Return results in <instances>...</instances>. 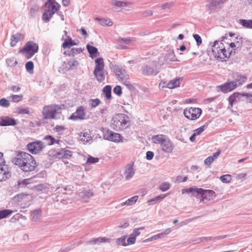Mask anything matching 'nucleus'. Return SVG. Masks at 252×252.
Returning <instances> with one entry per match:
<instances>
[{
	"mask_svg": "<svg viewBox=\"0 0 252 252\" xmlns=\"http://www.w3.org/2000/svg\"><path fill=\"white\" fill-rule=\"evenodd\" d=\"M17 157L13 159L12 162L24 172L32 171L37 166L34 158L28 153L18 151Z\"/></svg>",
	"mask_w": 252,
	"mask_h": 252,
	"instance_id": "f257e3e1",
	"label": "nucleus"
},
{
	"mask_svg": "<svg viewBox=\"0 0 252 252\" xmlns=\"http://www.w3.org/2000/svg\"><path fill=\"white\" fill-rule=\"evenodd\" d=\"M222 40L220 41L216 40L212 46V51L215 58L221 60L228 58L232 53V50H230L228 47L227 50Z\"/></svg>",
	"mask_w": 252,
	"mask_h": 252,
	"instance_id": "f03ea898",
	"label": "nucleus"
},
{
	"mask_svg": "<svg viewBox=\"0 0 252 252\" xmlns=\"http://www.w3.org/2000/svg\"><path fill=\"white\" fill-rule=\"evenodd\" d=\"M130 124L129 117L122 113L115 114L112 118L111 127L116 131L124 130L128 127Z\"/></svg>",
	"mask_w": 252,
	"mask_h": 252,
	"instance_id": "7ed1b4c3",
	"label": "nucleus"
},
{
	"mask_svg": "<svg viewBox=\"0 0 252 252\" xmlns=\"http://www.w3.org/2000/svg\"><path fill=\"white\" fill-rule=\"evenodd\" d=\"M221 38L222 41L224 42H225V40H230V42H227L226 44L229 49L231 48L232 51H234V53L236 49L240 50L243 42V38L235 33H226L225 36H222Z\"/></svg>",
	"mask_w": 252,
	"mask_h": 252,
	"instance_id": "20e7f679",
	"label": "nucleus"
},
{
	"mask_svg": "<svg viewBox=\"0 0 252 252\" xmlns=\"http://www.w3.org/2000/svg\"><path fill=\"white\" fill-rule=\"evenodd\" d=\"M60 7V4L57 2L52 0H47L45 3L44 12L42 16V20L45 23L49 22Z\"/></svg>",
	"mask_w": 252,
	"mask_h": 252,
	"instance_id": "39448f33",
	"label": "nucleus"
},
{
	"mask_svg": "<svg viewBox=\"0 0 252 252\" xmlns=\"http://www.w3.org/2000/svg\"><path fill=\"white\" fill-rule=\"evenodd\" d=\"M62 109L61 106L56 104L45 106L42 110V115L44 119H55L58 110Z\"/></svg>",
	"mask_w": 252,
	"mask_h": 252,
	"instance_id": "423d86ee",
	"label": "nucleus"
},
{
	"mask_svg": "<svg viewBox=\"0 0 252 252\" xmlns=\"http://www.w3.org/2000/svg\"><path fill=\"white\" fill-rule=\"evenodd\" d=\"M236 80L235 81H227L225 83L219 85L217 87L219 89L218 91H220L224 94H226L235 89L238 86L242 84L244 80Z\"/></svg>",
	"mask_w": 252,
	"mask_h": 252,
	"instance_id": "0eeeda50",
	"label": "nucleus"
},
{
	"mask_svg": "<svg viewBox=\"0 0 252 252\" xmlns=\"http://www.w3.org/2000/svg\"><path fill=\"white\" fill-rule=\"evenodd\" d=\"M45 146L44 143L40 140H36L28 143L26 145V149L32 154H38L41 153Z\"/></svg>",
	"mask_w": 252,
	"mask_h": 252,
	"instance_id": "6e6552de",
	"label": "nucleus"
},
{
	"mask_svg": "<svg viewBox=\"0 0 252 252\" xmlns=\"http://www.w3.org/2000/svg\"><path fill=\"white\" fill-rule=\"evenodd\" d=\"M38 50V44L32 41H29L25 44L20 52H25L26 53V58L29 59L37 53Z\"/></svg>",
	"mask_w": 252,
	"mask_h": 252,
	"instance_id": "1a4fd4ad",
	"label": "nucleus"
},
{
	"mask_svg": "<svg viewBox=\"0 0 252 252\" xmlns=\"http://www.w3.org/2000/svg\"><path fill=\"white\" fill-rule=\"evenodd\" d=\"M95 67L94 71V74L97 79H104V62L102 58H98L95 60Z\"/></svg>",
	"mask_w": 252,
	"mask_h": 252,
	"instance_id": "9d476101",
	"label": "nucleus"
},
{
	"mask_svg": "<svg viewBox=\"0 0 252 252\" xmlns=\"http://www.w3.org/2000/svg\"><path fill=\"white\" fill-rule=\"evenodd\" d=\"M202 113V110L199 108L190 107L189 109H185L184 115L186 118L191 120L198 119Z\"/></svg>",
	"mask_w": 252,
	"mask_h": 252,
	"instance_id": "9b49d317",
	"label": "nucleus"
},
{
	"mask_svg": "<svg viewBox=\"0 0 252 252\" xmlns=\"http://www.w3.org/2000/svg\"><path fill=\"white\" fill-rule=\"evenodd\" d=\"M226 1L227 0H207L209 3L206 5V7L210 13L215 12L220 10Z\"/></svg>",
	"mask_w": 252,
	"mask_h": 252,
	"instance_id": "f8f14e48",
	"label": "nucleus"
},
{
	"mask_svg": "<svg viewBox=\"0 0 252 252\" xmlns=\"http://www.w3.org/2000/svg\"><path fill=\"white\" fill-rule=\"evenodd\" d=\"M104 139L114 142H120L122 140L123 136L119 133H115L107 129L103 131Z\"/></svg>",
	"mask_w": 252,
	"mask_h": 252,
	"instance_id": "ddd939ff",
	"label": "nucleus"
},
{
	"mask_svg": "<svg viewBox=\"0 0 252 252\" xmlns=\"http://www.w3.org/2000/svg\"><path fill=\"white\" fill-rule=\"evenodd\" d=\"M182 192L183 194L190 193L192 196L195 197L197 198L200 199L202 201V195L203 192V189L198 188L196 187H192L188 189H182Z\"/></svg>",
	"mask_w": 252,
	"mask_h": 252,
	"instance_id": "4468645a",
	"label": "nucleus"
},
{
	"mask_svg": "<svg viewBox=\"0 0 252 252\" xmlns=\"http://www.w3.org/2000/svg\"><path fill=\"white\" fill-rule=\"evenodd\" d=\"M111 69L118 79H128L129 77L127 72L122 66L117 64L112 65Z\"/></svg>",
	"mask_w": 252,
	"mask_h": 252,
	"instance_id": "2eb2a0df",
	"label": "nucleus"
},
{
	"mask_svg": "<svg viewBox=\"0 0 252 252\" xmlns=\"http://www.w3.org/2000/svg\"><path fill=\"white\" fill-rule=\"evenodd\" d=\"M86 117L85 108L81 106L78 107L76 111L72 114L69 119L73 121L78 120H83L86 119Z\"/></svg>",
	"mask_w": 252,
	"mask_h": 252,
	"instance_id": "dca6fc26",
	"label": "nucleus"
},
{
	"mask_svg": "<svg viewBox=\"0 0 252 252\" xmlns=\"http://www.w3.org/2000/svg\"><path fill=\"white\" fill-rule=\"evenodd\" d=\"M180 84V80H171L167 83L163 80L160 82L159 84V88H163L166 87L168 89H172L179 87Z\"/></svg>",
	"mask_w": 252,
	"mask_h": 252,
	"instance_id": "f3484780",
	"label": "nucleus"
},
{
	"mask_svg": "<svg viewBox=\"0 0 252 252\" xmlns=\"http://www.w3.org/2000/svg\"><path fill=\"white\" fill-rule=\"evenodd\" d=\"M11 177V173L4 163L0 164V182L5 181Z\"/></svg>",
	"mask_w": 252,
	"mask_h": 252,
	"instance_id": "a211bd4d",
	"label": "nucleus"
},
{
	"mask_svg": "<svg viewBox=\"0 0 252 252\" xmlns=\"http://www.w3.org/2000/svg\"><path fill=\"white\" fill-rule=\"evenodd\" d=\"M17 124L16 120L8 116L0 117V126H14Z\"/></svg>",
	"mask_w": 252,
	"mask_h": 252,
	"instance_id": "6ab92c4d",
	"label": "nucleus"
},
{
	"mask_svg": "<svg viewBox=\"0 0 252 252\" xmlns=\"http://www.w3.org/2000/svg\"><path fill=\"white\" fill-rule=\"evenodd\" d=\"M162 150L166 153L172 152L174 146L172 142L169 139H166L161 145Z\"/></svg>",
	"mask_w": 252,
	"mask_h": 252,
	"instance_id": "aec40b11",
	"label": "nucleus"
},
{
	"mask_svg": "<svg viewBox=\"0 0 252 252\" xmlns=\"http://www.w3.org/2000/svg\"><path fill=\"white\" fill-rule=\"evenodd\" d=\"M79 197L85 202H88L89 199L94 195L92 190L84 189L79 193Z\"/></svg>",
	"mask_w": 252,
	"mask_h": 252,
	"instance_id": "412c9836",
	"label": "nucleus"
},
{
	"mask_svg": "<svg viewBox=\"0 0 252 252\" xmlns=\"http://www.w3.org/2000/svg\"><path fill=\"white\" fill-rule=\"evenodd\" d=\"M134 162L127 164L125 167L124 174L126 175L125 178L128 180L132 178L135 174V171L133 169Z\"/></svg>",
	"mask_w": 252,
	"mask_h": 252,
	"instance_id": "4be33fe9",
	"label": "nucleus"
},
{
	"mask_svg": "<svg viewBox=\"0 0 252 252\" xmlns=\"http://www.w3.org/2000/svg\"><path fill=\"white\" fill-rule=\"evenodd\" d=\"M238 99L239 101H244V99H241V93L235 92L230 95L228 98L229 102V107H232L233 104L236 102V99Z\"/></svg>",
	"mask_w": 252,
	"mask_h": 252,
	"instance_id": "5701e85b",
	"label": "nucleus"
},
{
	"mask_svg": "<svg viewBox=\"0 0 252 252\" xmlns=\"http://www.w3.org/2000/svg\"><path fill=\"white\" fill-rule=\"evenodd\" d=\"M142 72L144 75H150L156 74L158 71L157 67L155 68L150 65H144L142 67Z\"/></svg>",
	"mask_w": 252,
	"mask_h": 252,
	"instance_id": "b1692460",
	"label": "nucleus"
},
{
	"mask_svg": "<svg viewBox=\"0 0 252 252\" xmlns=\"http://www.w3.org/2000/svg\"><path fill=\"white\" fill-rule=\"evenodd\" d=\"M216 196V193L214 190L203 189L202 201L204 202L205 200L207 201L212 200Z\"/></svg>",
	"mask_w": 252,
	"mask_h": 252,
	"instance_id": "393cba45",
	"label": "nucleus"
},
{
	"mask_svg": "<svg viewBox=\"0 0 252 252\" xmlns=\"http://www.w3.org/2000/svg\"><path fill=\"white\" fill-rule=\"evenodd\" d=\"M94 43L93 42H90L86 45V48L90 54V57L92 59L95 58L97 56V54L98 53L97 49L96 47L93 46L92 45Z\"/></svg>",
	"mask_w": 252,
	"mask_h": 252,
	"instance_id": "a878e982",
	"label": "nucleus"
},
{
	"mask_svg": "<svg viewBox=\"0 0 252 252\" xmlns=\"http://www.w3.org/2000/svg\"><path fill=\"white\" fill-rule=\"evenodd\" d=\"M162 59H164V61H165L164 63H168L170 62H174L177 60L173 51H170L165 55L160 56V60Z\"/></svg>",
	"mask_w": 252,
	"mask_h": 252,
	"instance_id": "bb28decb",
	"label": "nucleus"
},
{
	"mask_svg": "<svg viewBox=\"0 0 252 252\" xmlns=\"http://www.w3.org/2000/svg\"><path fill=\"white\" fill-rule=\"evenodd\" d=\"M84 50L82 48H72L64 52L63 54L68 56L74 57L76 55L80 54Z\"/></svg>",
	"mask_w": 252,
	"mask_h": 252,
	"instance_id": "cd10ccee",
	"label": "nucleus"
},
{
	"mask_svg": "<svg viewBox=\"0 0 252 252\" xmlns=\"http://www.w3.org/2000/svg\"><path fill=\"white\" fill-rule=\"evenodd\" d=\"M171 231H172V230L171 228H168L160 233L155 235L149 238H148V239L145 240L144 241V242H150V241H153V240H156L157 239L163 237L165 235H166L168 234L169 233H170Z\"/></svg>",
	"mask_w": 252,
	"mask_h": 252,
	"instance_id": "c85d7f7f",
	"label": "nucleus"
},
{
	"mask_svg": "<svg viewBox=\"0 0 252 252\" xmlns=\"http://www.w3.org/2000/svg\"><path fill=\"white\" fill-rule=\"evenodd\" d=\"M24 38V35L23 34L17 33L16 34L12 35L10 38L11 46L14 47L18 42L23 39Z\"/></svg>",
	"mask_w": 252,
	"mask_h": 252,
	"instance_id": "c756f323",
	"label": "nucleus"
},
{
	"mask_svg": "<svg viewBox=\"0 0 252 252\" xmlns=\"http://www.w3.org/2000/svg\"><path fill=\"white\" fill-rule=\"evenodd\" d=\"M168 194H161L153 198L149 199L148 201L149 205H154L158 202H160L162 199L167 196Z\"/></svg>",
	"mask_w": 252,
	"mask_h": 252,
	"instance_id": "7c9ffc66",
	"label": "nucleus"
},
{
	"mask_svg": "<svg viewBox=\"0 0 252 252\" xmlns=\"http://www.w3.org/2000/svg\"><path fill=\"white\" fill-rule=\"evenodd\" d=\"M111 90L112 88L110 85H106L102 89L103 94L107 99H110L112 98Z\"/></svg>",
	"mask_w": 252,
	"mask_h": 252,
	"instance_id": "2f4dec72",
	"label": "nucleus"
},
{
	"mask_svg": "<svg viewBox=\"0 0 252 252\" xmlns=\"http://www.w3.org/2000/svg\"><path fill=\"white\" fill-rule=\"evenodd\" d=\"M110 4L112 5L116 6L119 7H125L131 4L130 2H125L118 0H112Z\"/></svg>",
	"mask_w": 252,
	"mask_h": 252,
	"instance_id": "473e14b6",
	"label": "nucleus"
},
{
	"mask_svg": "<svg viewBox=\"0 0 252 252\" xmlns=\"http://www.w3.org/2000/svg\"><path fill=\"white\" fill-rule=\"evenodd\" d=\"M165 136V135L162 134L154 135L152 137V140L154 143L159 144L161 146L166 139L164 138Z\"/></svg>",
	"mask_w": 252,
	"mask_h": 252,
	"instance_id": "72a5a7b5",
	"label": "nucleus"
},
{
	"mask_svg": "<svg viewBox=\"0 0 252 252\" xmlns=\"http://www.w3.org/2000/svg\"><path fill=\"white\" fill-rule=\"evenodd\" d=\"M95 20L99 21L100 24L103 26H107L108 27H111L113 25V22L109 19H104L96 17Z\"/></svg>",
	"mask_w": 252,
	"mask_h": 252,
	"instance_id": "f704fd0d",
	"label": "nucleus"
},
{
	"mask_svg": "<svg viewBox=\"0 0 252 252\" xmlns=\"http://www.w3.org/2000/svg\"><path fill=\"white\" fill-rule=\"evenodd\" d=\"M30 179H25L22 181H18L17 185H15V187L17 189H19L21 188H25L30 183Z\"/></svg>",
	"mask_w": 252,
	"mask_h": 252,
	"instance_id": "c9c22d12",
	"label": "nucleus"
},
{
	"mask_svg": "<svg viewBox=\"0 0 252 252\" xmlns=\"http://www.w3.org/2000/svg\"><path fill=\"white\" fill-rule=\"evenodd\" d=\"M43 140L46 142L47 144L48 145H53L55 143H57L59 142V140H56L54 137H53L51 135H46L45 136Z\"/></svg>",
	"mask_w": 252,
	"mask_h": 252,
	"instance_id": "e433bc0d",
	"label": "nucleus"
},
{
	"mask_svg": "<svg viewBox=\"0 0 252 252\" xmlns=\"http://www.w3.org/2000/svg\"><path fill=\"white\" fill-rule=\"evenodd\" d=\"M76 43L73 41L71 37H69L68 40H66L62 44V47L64 49L70 48L71 46L76 45Z\"/></svg>",
	"mask_w": 252,
	"mask_h": 252,
	"instance_id": "4c0bfd02",
	"label": "nucleus"
},
{
	"mask_svg": "<svg viewBox=\"0 0 252 252\" xmlns=\"http://www.w3.org/2000/svg\"><path fill=\"white\" fill-rule=\"evenodd\" d=\"M41 211L39 209L32 211L31 212V215L32 216V220L36 221L39 220L41 216Z\"/></svg>",
	"mask_w": 252,
	"mask_h": 252,
	"instance_id": "58836bf2",
	"label": "nucleus"
},
{
	"mask_svg": "<svg viewBox=\"0 0 252 252\" xmlns=\"http://www.w3.org/2000/svg\"><path fill=\"white\" fill-rule=\"evenodd\" d=\"M241 99H244L247 102L252 103V94L247 93H241Z\"/></svg>",
	"mask_w": 252,
	"mask_h": 252,
	"instance_id": "ea45409f",
	"label": "nucleus"
},
{
	"mask_svg": "<svg viewBox=\"0 0 252 252\" xmlns=\"http://www.w3.org/2000/svg\"><path fill=\"white\" fill-rule=\"evenodd\" d=\"M80 136L81 137V140L83 142H88L92 140V137L88 132H81Z\"/></svg>",
	"mask_w": 252,
	"mask_h": 252,
	"instance_id": "a19ab883",
	"label": "nucleus"
},
{
	"mask_svg": "<svg viewBox=\"0 0 252 252\" xmlns=\"http://www.w3.org/2000/svg\"><path fill=\"white\" fill-rule=\"evenodd\" d=\"M13 211L9 209H3L0 211V220L5 218L11 215Z\"/></svg>",
	"mask_w": 252,
	"mask_h": 252,
	"instance_id": "79ce46f5",
	"label": "nucleus"
},
{
	"mask_svg": "<svg viewBox=\"0 0 252 252\" xmlns=\"http://www.w3.org/2000/svg\"><path fill=\"white\" fill-rule=\"evenodd\" d=\"M138 196H134L129 199H128L127 200H126L125 202H123L122 203V205H126L128 206H131L134 204L138 200Z\"/></svg>",
	"mask_w": 252,
	"mask_h": 252,
	"instance_id": "37998d69",
	"label": "nucleus"
},
{
	"mask_svg": "<svg viewBox=\"0 0 252 252\" xmlns=\"http://www.w3.org/2000/svg\"><path fill=\"white\" fill-rule=\"evenodd\" d=\"M240 24L243 27L247 28L252 29V20H240Z\"/></svg>",
	"mask_w": 252,
	"mask_h": 252,
	"instance_id": "c03bdc74",
	"label": "nucleus"
},
{
	"mask_svg": "<svg viewBox=\"0 0 252 252\" xmlns=\"http://www.w3.org/2000/svg\"><path fill=\"white\" fill-rule=\"evenodd\" d=\"M109 240V239H107V238H106L98 237V238L94 239H93L92 240H91L90 241V243H94V244H96L100 243H102V242H108Z\"/></svg>",
	"mask_w": 252,
	"mask_h": 252,
	"instance_id": "a18cd8bd",
	"label": "nucleus"
},
{
	"mask_svg": "<svg viewBox=\"0 0 252 252\" xmlns=\"http://www.w3.org/2000/svg\"><path fill=\"white\" fill-rule=\"evenodd\" d=\"M170 188V184L168 182H164L160 185L159 189L162 191H165Z\"/></svg>",
	"mask_w": 252,
	"mask_h": 252,
	"instance_id": "49530a36",
	"label": "nucleus"
},
{
	"mask_svg": "<svg viewBox=\"0 0 252 252\" xmlns=\"http://www.w3.org/2000/svg\"><path fill=\"white\" fill-rule=\"evenodd\" d=\"M79 63L78 61L74 59H71L68 62L70 69H74L78 66Z\"/></svg>",
	"mask_w": 252,
	"mask_h": 252,
	"instance_id": "de8ad7c7",
	"label": "nucleus"
},
{
	"mask_svg": "<svg viewBox=\"0 0 252 252\" xmlns=\"http://www.w3.org/2000/svg\"><path fill=\"white\" fill-rule=\"evenodd\" d=\"M89 101L92 108H95L101 103V101L98 98L90 99Z\"/></svg>",
	"mask_w": 252,
	"mask_h": 252,
	"instance_id": "09e8293b",
	"label": "nucleus"
},
{
	"mask_svg": "<svg viewBox=\"0 0 252 252\" xmlns=\"http://www.w3.org/2000/svg\"><path fill=\"white\" fill-rule=\"evenodd\" d=\"M207 126H208V124L204 125L203 126L195 129L194 131V133L196 135H200L205 130V129L207 127Z\"/></svg>",
	"mask_w": 252,
	"mask_h": 252,
	"instance_id": "8fccbe9b",
	"label": "nucleus"
},
{
	"mask_svg": "<svg viewBox=\"0 0 252 252\" xmlns=\"http://www.w3.org/2000/svg\"><path fill=\"white\" fill-rule=\"evenodd\" d=\"M126 236L124 235L122 236L121 237L118 238L116 240V243L117 245H122L123 246H126Z\"/></svg>",
	"mask_w": 252,
	"mask_h": 252,
	"instance_id": "3c124183",
	"label": "nucleus"
},
{
	"mask_svg": "<svg viewBox=\"0 0 252 252\" xmlns=\"http://www.w3.org/2000/svg\"><path fill=\"white\" fill-rule=\"evenodd\" d=\"M122 80V83L125 85L126 86L127 88L130 90V91H134L135 89V87L133 85L130 84L128 81L127 80Z\"/></svg>",
	"mask_w": 252,
	"mask_h": 252,
	"instance_id": "603ef678",
	"label": "nucleus"
},
{
	"mask_svg": "<svg viewBox=\"0 0 252 252\" xmlns=\"http://www.w3.org/2000/svg\"><path fill=\"white\" fill-rule=\"evenodd\" d=\"M220 180L222 183H229L231 180V176L229 174L224 175L220 177Z\"/></svg>",
	"mask_w": 252,
	"mask_h": 252,
	"instance_id": "864d4df0",
	"label": "nucleus"
},
{
	"mask_svg": "<svg viewBox=\"0 0 252 252\" xmlns=\"http://www.w3.org/2000/svg\"><path fill=\"white\" fill-rule=\"evenodd\" d=\"M99 161L98 158H94L92 156H89L87 158L86 163L94 164Z\"/></svg>",
	"mask_w": 252,
	"mask_h": 252,
	"instance_id": "5fc2aeb1",
	"label": "nucleus"
},
{
	"mask_svg": "<svg viewBox=\"0 0 252 252\" xmlns=\"http://www.w3.org/2000/svg\"><path fill=\"white\" fill-rule=\"evenodd\" d=\"M113 92L115 94H117L119 96H121L122 94V87L117 85L113 89Z\"/></svg>",
	"mask_w": 252,
	"mask_h": 252,
	"instance_id": "6e6d98bb",
	"label": "nucleus"
},
{
	"mask_svg": "<svg viewBox=\"0 0 252 252\" xmlns=\"http://www.w3.org/2000/svg\"><path fill=\"white\" fill-rule=\"evenodd\" d=\"M26 70L29 72H31L32 71H33V63L32 62V61H29V62H28L26 63Z\"/></svg>",
	"mask_w": 252,
	"mask_h": 252,
	"instance_id": "4d7b16f0",
	"label": "nucleus"
},
{
	"mask_svg": "<svg viewBox=\"0 0 252 252\" xmlns=\"http://www.w3.org/2000/svg\"><path fill=\"white\" fill-rule=\"evenodd\" d=\"M174 6V2L170 1L169 2L165 3L160 6V8L162 9H170Z\"/></svg>",
	"mask_w": 252,
	"mask_h": 252,
	"instance_id": "13d9d810",
	"label": "nucleus"
},
{
	"mask_svg": "<svg viewBox=\"0 0 252 252\" xmlns=\"http://www.w3.org/2000/svg\"><path fill=\"white\" fill-rule=\"evenodd\" d=\"M214 160H215V159H214V158L211 156H209L208 158H207L204 160V162L206 165L210 166V165H211V164L213 162V161Z\"/></svg>",
	"mask_w": 252,
	"mask_h": 252,
	"instance_id": "bf43d9fd",
	"label": "nucleus"
},
{
	"mask_svg": "<svg viewBox=\"0 0 252 252\" xmlns=\"http://www.w3.org/2000/svg\"><path fill=\"white\" fill-rule=\"evenodd\" d=\"M0 105L4 107H7L10 105V103L8 100L2 98L0 99Z\"/></svg>",
	"mask_w": 252,
	"mask_h": 252,
	"instance_id": "052dcab7",
	"label": "nucleus"
},
{
	"mask_svg": "<svg viewBox=\"0 0 252 252\" xmlns=\"http://www.w3.org/2000/svg\"><path fill=\"white\" fill-rule=\"evenodd\" d=\"M22 95H12L11 97V100L13 102H17L20 101L23 98Z\"/></svg>",
	"mask_w": 252,
	"mask_h": 252,
	"instance_id": "680f3d73",
	"label": "nucleus"
},
{
	"mask_svg": "<svg viewBox=\"0 0 252 252\" xmlns=\"http://www.w3.org/2000/svg\"><path fill=\"white\" fill-rule=\"evenodd\" d=\"M193 37L196 42L197 45H200L202 43V38L200 36L197 34H193Z\"/></svg>",
	"mask_w": 252,
	"mask_h": 252,
	"instance_id": "e2e57ef3",
	"label": "nucleus"
},
{
	"mask_svg": "<svg viewBox=\"0 0 252 252\" xmlns=\"http://www.w3.org/2000/svg\"><path fill=\"white\" fill-rule=\"evenodd\" d=\"M231 77L233 78V79H246L245 76L241 75L238 72L233 73Z\"/></svg>",
	"mask_w": 252,
	"mask_h": 252,
	"instance_id": "0e129e2a",
	"label": "nucleus"
},
{
	"mask_svg": "<svg viewBox=\"0 0 252 252\" xmlns=\"http://www.w3.org/2000/svg\"><path fill=\"white\" fill-rule=\"evenodd\" d=\"M136 238L131 234L127 240L126 246L129 244H134L135 243Z\"/></svg>",
	"mask_w": 252,
	"mask_h": 252,
	"instance_id": "69168bd1",
	"label": "nucleus"
},
{
	"mask_svg": "<svg viewBox=\"0 0 252 252\" xmlns=\"http://www.w3.org/2000/svg\"><path fill=\"white\" fill-rule=\"evenodd\" d=\"M56 156L59 158H64V149H62L60 151L56 153Z\"/></svg>",
	"mask_w": 252,
	"mask_h": 252,
	"instance_id": "338daca9",
	"label": "nucleus"
},
{
	"mask_svg": "<svg viewBox=\"0 0 252 252\" xmlns=\"http://www.w3.org/2000/svg\"><path fill=\"white\" fill-rule=\"evenodd\" d=\"M153 11L151 10H148L144 11H143L141 13V15L144 17H146L148 16H151L153 15Z\"/></svg>",
	"mask_w": 252,
	"mask_h": 252,
	"instance_id": "774afa93",
	"label": "nucleus"
}]
</instances>
